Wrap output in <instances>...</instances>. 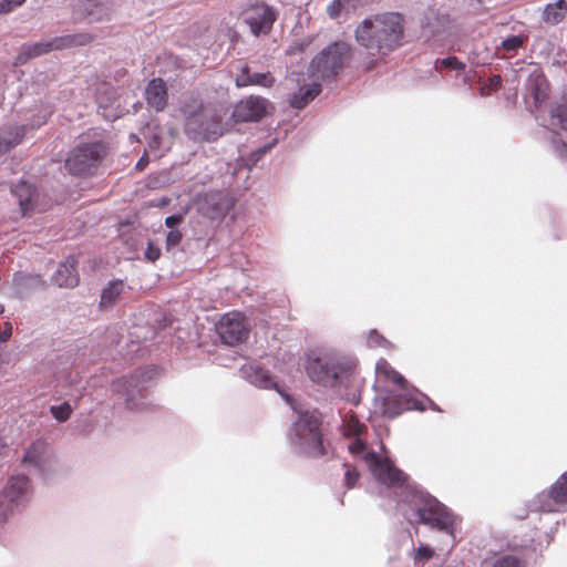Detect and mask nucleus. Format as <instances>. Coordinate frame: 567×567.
<instances>
[{"label": "nucleus", "mask_w": 567, "mask_h": 567, "mask_svg": "<svg viewBox=\"0 0 567 567\" xmlns=\"http://www.w3.org/2000/svg\"><path fill=\"white\" fill-rule=\"evenodd\" d=\"M386 486L401 489V501L410 508L408 519L411 523L422 524L440 533L445 547L454 548L456 534L461 530L462 524V518L457 514L420 486L411 484L404 473L401 484Z\"/></svg>", "instance_id": "nucleus-1"}, {"label": "nucleus", "mask_w": 567, "mask_h": 567, "mask_svg": "<svg viewBox=\"0 0 567 567\" xmlns=\"http://www.w3.org/2000/svg\"><path fill=\"white\" fill-rule=\"evenodd\" d=\"M357 43L367 51L364 69L370 71L377 61L399 49L403 43L404 18L398 12L374 14L361 21L354 31Z\"/></svg>", "instance_id": "nucleus-2"}, {"label": "nucleus", "mask_w": 567, "mask_h": 567, "mask_svg": "<svg viewBox=\"0 0 567 567\" xmlns=\"http://www.w3.org/2000/svg\"><path fill=\"white\" fill-rule=\"evenodd\" d=\"M375 370L379 377H383L398 385V389L380 391L375 395V412H380L385 417L394 419L404 411H424L426 404L433 411H441L429 396L414 388H409L404 377L395 371L386 360L380 359L375 364Z\"/></svg>", "instance_id": "nucleus-3"}, {"label": "nucleus", "mask_w": 567, "mask_h": 567, "mask_svg": "<svg viewBox=\"0 0 567 567\" xmlns=\"http://www.w3.org/2000/svg\"><path fill=\"white\" fill-rule=\"evenodd\" d=\"M342 427L344 436L352 439L348 444L349 453L355 460L362 461L379 483L382 485L402 483L403 472L395 467L388 457L379 456L375 451L368 446L362 437L367 431V425L357 415H347L343 419Z\"/></svg>", "instance_id": "nucleus-4"}, {"label": "nucleus", "mask_w": 567, "mask_h": 567, "mask_svg": "<svg viewBox=\"0 0 567 567\" xmlns=\"http://www.w3.org/2000/svg\"><path fill=\"white\" fill-rule=\"evenodd\" d=\"M355 368V360L338 353L323 352L307 362L306 370L310 380L324 388L343 385Z\"/></svg>", "instance_id": "nucleus-5"}, {"label": "nucleus", "mask_w": 567, "mask_h": 567, "mask_svg": "<svg viewBox=\"0 0 567 567\" xmlns=\"http://www.w3.org/2000/svg\"><path fill=\"white\" fill-rule=\"evenodd\" d=\"M321 422L316 412H298L289 429L288 437L292 451L307 457H320L327 454L322 440Z\"/></svg>", "instance_id": "nucleus-6"}, {"label": "nucleus", "mask_w": 567, "mask_h": 567, "mask_svg": "<svg viewBox=\"0 0 567 567\" xmlns=\"http://www.w3.org/2000/svg\"><path fill=\"white\" fill-rule=\"evenodd\" d=\"M156 373L153 367L136 369L132 374L114 380L111 390L123 400L127 410L143 411L150 405L147 392Z\"/></svg>", "instance_id": "nucleus-7"}, {"label": "nucleus", "mask_w": 567, "mask_h": 567, "mask_svg": "<svg viewBox=\"0 0 567 567\" xmlns=\"http://www.w3.org/2000/svg\"><path fill=\"white\" fill-rule=\"evenodd\" d=\"M351 56L350 44L337 41L326 47L318 53L309 65L311 76L321 80L334 79Z\"/></svg>", "instance_id": "nucleus-8"}, {"label": "nucleus", "mask_w": 567, "mask_h": 567, "mask_svg": "<svg viewBox=\"0 0 567 567\" xmlns=\"http://www.w3.org/2000/svg\"><path fill=\"white\" fill-rule=\"evenodd\" d=\"M543 126L547 132L546 138L554 153L560 157H567V99L563 97L554 102L548 115L543 120Z\"/></svg>", "instance_id": "nucleus-9"}, {"label": "nucleus", "mask_w": 567, "mask_h": 567, "mask_svg": "<svg viewBox=\"0 0 567 567\" xmlns=\"http://www.w3.org/2000/svg\"><path fill=\"white\" fill-rule=\"evenodd\" d=\"M105 153L106 146L101 141L80 143L65 158V168L74 176L90 175L101 163Z\"/></svg>", "instance_id": "nucleus-10"}, {"label": "nucleus", "mask_w": 567, "mask_h": 567, "mask_svg": "<svg viewBox=\"0 0 567 567\" xmlns=\"http://www.w3.org/2000/svg\"><path fill=\"white\" fill-rule=\"evenodd\" d=\"M89 33H74L59 35L51 39H42L33 43H24L21 45L17 55V63L24 64L30 59L41 56L54 50H63L71 47L85 45L91 41Z\"/></svg>", "instance_id": "nucleus-11"}, {"label": "nucleus", "mask_w": 567, "mask_h": 567, "mask_svg": "<svg viewBox=\"0 0 567 567\" xmlns=\"http://www.w3.org/2000/svg\"><path fill=\"white\" fill-rule=\"evenodd\" d=\"M185 120V133L194 141L213 142L224 134L221 118L217 113L187 112Z\"/></svg>", "instance_id": "nucleus-12"}, {"label": "nucleus", "mask_w": 567, "mask_h": 567, "mask_svg": "<svg viewBox=\"0 0 567 567\" xmlns=\"http://www.w3.org/2000/svg\"><path fill=\"white\" fill-rule=\"evenodd\" d=\"M53 111L51 106L41 105L37 113L32 114L30 118H28L27 124H12L6 123L0 126V156L10 152L12 148L18 146L27 132V128H39L43 124L47 123L49 117L52 115Z\"/></svg>", "instance_id": "nucleus-13"}, {"label": "nucleus", "mask_w": 567, "mask_h": 567, "mask_svg": "<svg viewBox=\"0 0 567 567\" xmlns=\"http://www.w3.org/2000/svg\"><path fill=\"white\" fill-rule=\"evenodd\" d=\"M30 481L22 474L9 478L0 494V525L7 520L9 512L24 506L30 498Z\"/></svg>", "instance_id": "nucleus-14"}, {"label": "nucleus", "mask_w": 567, "mask_h": 567, "mask_svg": "<svg viewBox=\"0 0 567 567\" xmlns=\"http://www.w3.org/2000/svg\"><path fill=\"white\" fill-rule=\"evenodd\" d=\"M277 17L278 11L265 2L249 6L241 14L243 21L255 37L268 34Z\"/></svg>", "instance_id": "nucleus-15"}, {"label": "nucleus", "mask_w": 567, "mask_h": 567, "mask_svg": "<svg viewBox=\"0 0 567 567\" xmlns=\"http://www.w3.org/2000/svg\"><path fill=\"white\" fill-rule=\"evenodd\" d=\"M216 332L226 346H236L248 338V328L240 312L224 315L216 324Z\"/></svg>", "instance_id": "nucleus-16"}, {"label": "nucleus", "mask_w": 567, "mask_h": 567, "mask_svg": "<svg viewBox=\"0 0 567 567\" xmlns=\"http://www.w3.org/2000/svg\"><path fill=\"white\" fill-rule=\"evenodd\" d=\"M23 465L34 475L47 478L52 468V460L45 442L38 440L25 451Z\"/></svg>", "instance_id": "nucleus-17"}, {"label": "nucleus", "mask_w": 567, "mask_h": 567, "mask_svg": "<svg viewBox=\"0 0 567 567\" xmlns=\"http://www.w3.org/2000/svg\"><path fill=\"white\" fill-rule=\"evenodd\" d=\"M421 35L426 41H441L450 27L446 13L434 7H429L420 19Z\"/></svg>", "instance_id": "nucleus-18"}, {"label": "nucleus", "mask_w": 567, "mask_h": 567, "mask_svg": "<svg viewBox=\"0 0 567 567\" xmlns=\"http://www.w3.org/2000/svg\"><path fill=\"white\" fill-rule=\"evenodd\" d=\"M525 102L538 109L548 97V82L544 73L535 69L525 81Z\"/></svg>", "instance_id": "nucleus-19"}, {"label": "nucleus", "mask_w": 567, "mask_h": 567, "mask_svg": "<svg viewBox=\"0 0 567 567\" xmlns=\"http://www.w3.org/2000/svg\"><path fill=\"white\" fill-rule=\"evenodd\" d=\"M267 105L268 100L260 96H249L235 106L233 115L238 122H255L266 114Z\"/></svg>", "instance_id": "nucleus-20"}, {"label": "nucleus", "mask_w": 567, "mask_h": 567, "mask_svg": "<svg viewBox=\"0 0 567 567\" xmlns=\"http://www.w3.org/2000/svg\"><path fill=\"white\" fill-rule=\"evenodd\" d=\"M239 372L243 379L256 388L272 389L277 386L270 372L256 361L244 364Z\"/></svg>", "instance_id": "nucleus-21"}, {"label": "nucleus", "mask_w": 567, "mask_h": 567, "mask_svg": "<svg viewBox=\"0 0 567 567\" xmlns=\"http://www.w3.org/2000/svg\"><path fill=\"white\" fill-rule=\"evenodd\" d=\"M110 12L109 4L101 0H81L75 7V13L89 23L109 19Z\"/></svg>", "instance_id": "nucleus-22"}, {"label": "nucleus", "mask_w": 567, "mask_h": 567, "mask_svg": "<svg viewBox=\"0 0 567 567\" xmlns=\"http://www.w3.org/2000/svg\"><path fill=\"white\" fill-rule=\"evenodd\" d=\"M76 265L78 259L74 256H69L54 271L52 281L61 288H74L78 286L80 277Z\"/></svg>", "instance_id": "nucleus-23"}, {"label": "nucleus", "mask_w": 567, "mask_h": 567, "mask_svg": "<svg viewBox=\"0 0 567 567\" xmlns=\"http://www.w3.org/2000/svg\"><path fill=\"white\" fill-rule=\"evenodd\" d=\"M145 99L150 107L161 112L167 105L168 94L165 82L161 79H153L145 89Z\"/></svg>", "instance_id": "nucleus-24"}, {"label": "nucleus", "mask_w": 567, "mask_h": 567, "mask_svg": "<svg viewBox=\"0 0 567 567\" xmlns=\"http://www.w3.org/2000/svg\"><path fill=\"white\" fill-rule=\"evenodd\" d=\"M11 195L17 199L22 216H27L34 208L35 188L25 181L12 184Z\"/></svg>", "instance_id": "nucleus-25"}, {"label": "nucleus", "mask_w": 567, "mask_h": 567, "mask_svg": "<svg viewBox=\"0 0 567 567\" xmlns=\"http://www.w3.org/2000/svg\"><path fill=\"white\" fill-rule=\"evenodd\" d=\"M235 83L238 87L244 86H262L270 87L275 83V78L270 72H250L248 65H244L240 68V71L237 73Z\"/></svg>", "instance_id": "nucleus-26"}, {"label": "nucleus", "mask_w": 567, "mask_h": 567, "mask_svg": "<svg viewBox=\"0 0 567 567\" xmlns=\"http://www.w3.org/2000/svg\"><path fill=\"white\" fill-rule=\"evenodd\" d=\"M547 496L550 503L540 506L545 512L557 511L556 506L567 504V471L550 486Z\"/></svg>", "instance_id": "nucleus-27"}, {"label": "nucleus", "mask_w": 567, "mask_h": 567, "mask_svg": "<svg viewBox=\"0 0 567 567\" xmlns=\"http://www.w3.org/2000/svg\"><path fill=\"white\" fill-rule=\"evenodd\" d=\"M14 293L18 298H24L29 292L43 288L44 282L39 275L18 272L13 280Z\"/></svg>", "instance_id": "nucleus-28"}, {"label": "nucleus", "mask_w": 567, "mask_h": 567, "mask_svg": "<svg viewBox=\"0 0 567 567\" xmlns=\"http://www.w3.org/2000/svg\"><path fill=\"white\" fill-rule=\"evenodd\" d=\"M320 93L321 84L318 82L303 85L290 95L289 104L293 109L301 110L306 107L312 100H315Z\"/></svg>", "instance_id": "nucleus-29"}, {"label": "nucleus", "mask_w": 567, "mask_h": 567, "mask_svg": "<svg viewBox=\"0 0 567 567\" xmlns=\"http://www.w3.org/2000/svg\"><path fill=\"white\" fill-rule=\"evenodd\" d=\"M567 14L566 0H556L555 2L547 3L543 10V21L550 25L560 23Z\"/></svg>", "instance_id": "nucleus-30"}, {"label": "nucleus", "mask_w": 567, "mask_h": 567, "mask_svg": "<svg viewBox=\"0 0 567 567\" xmlns=\"http://www.w3.org/2000/svg\"><path fill=\"white\" fill-rule=\"evenodd\" d=\"M124 291V282L122 280H112L103 288L100 298L102 308L111 307Z\"/></svg>", "instance_id": "nucleus-31"}, {"label": "nucleus", "mask_w": 567, "mask_h": 567, "mask_svg": "<svg viewBox=\"0 0 567 567\" xmlns=\"http://www.w3.org/2000/svg\"><path fill=\"white\" fill-rule=\"evenodd\" d=\"M435 70L442 72L444 70H453L456 71L457 74L465 70V63L458 60L456 56H446L442 59H437L435 61Z\"/></svg>", "instance_id": "nucleus-32"}, {"label": "nucleus", "mask_w": 567, "mask_h": 567, "mask_svg": "<svg viewBox=\"0 0 567 567\" xmlns=\"http://www.w3.org/2000/svg\"><path fill=\"white\" fill-rule=\"evenodd\" d=\"M527 40L526 37L524 35H520V34H513V35H509L507 38H505L502 43H501V48L508 52V53H514L516 52L519 48L523 47V44L525 43V41Z\"/></svg>", "instance_id": "nucleus-33"}, {"label": "nucleus", "mask_w": 567, "mask_h": 567, "mask_svg": "<svg viewBox=\"0 0 567 567\" xmlns=\"http://www.w3.org/2000/svg\"><path fill=\"white\" fill-rule=\"evenodd\" d=\"M72 411L73 409L69 402H63L59 405H52L50 408L52 416L59 422L66 421L71 416Z\"/></svg>", "instance_id": "nucleus-34"}, {"label": "nucleus", "mask_w": 567, "mask_h": 567, "mask_svg": "<svg viewBox=\"0 0 567 567\" xmlns=\"http://www.w3.org/2000/svg\"><path fill=\"white\" fill-rule=\"evenodd\" d=\"M370 348H384L389 349L392 347L391 342L386 340L378 330L373 329L369 332L367 339Z\"/></svg>", "instance_id": "nucleus-35"}, {"label": "nucleus", "mask_w": 567, "mask_h": 567, "mask_svg": "<svg viewBox=\"0 0 567 567\" xmlns=\"http://www.w3.org/2000/svg\"><path fill=\"white\" fill-rule=\"evenodd\" d=\"M277 144V140L274 138L272 141H270L269 143L262 145L261 147L257 148L256 151H254L249 158H248V165L251 167V166H255L259 161L260 158L267 153L269 152L275 145Z\"/></svg>", "instance_id": "nucleus-36"}, {"label": "nucleus", "mask_w": 567, "mask_h": 567, "mask_svg": "<svg viewBox=\"0 0 567 567\" xmlns=\"http://www.w3.org/2000/svg\"><path fill=\"white\" fill-rule=\"evenodd\" d=\"M492 567H523L522 561L514 555H503L497 557Z\"/></svg>", "instance_id": "nucleus-37"}, {"label": "nucleus", "mask_w": 567, "mask_h": 567, "mask_svg": "<svg viewBox=\"0 0 567 567\" xmlns=\"http://www.w3.org/2000/svg\"><path fill=\"white\" fill-rule=\"evenodd\" d=\"M434 550L429 545H420L414 554V561L424 563L433 557Z\"/></svg>", "instance_id": "nucleus-38"}, {"label": "nucleus", "mask_w": 567, "mask_h": 567, "mask_svg": "<svg viewBox=\"0 0 567 567\" xmlns=\"http://www.w3.org/2000/svg\"><path fill=\"white\" fill-rule=\"evenodd\" d=\"M182 238H183V234L178 229L169 230L166 235L167 251H171L174 248H176L181 244Z\"/></svg>", "instance_id": "nucleus-39"}, {"label": "nucleus", "mask_w": 567, "mask_h": 567, "mask_svg": "<svg viewBox=\"0 0 567 567\" xmlns=\"http://www.w3.org/2000/svg\"><path fill=\"white\" fill-rule=\"evenodd\" d=\"M144 256L145 258L148 260V261H156L157 259H159L161 257V249L159 247H157L156 245H154V243L152 240H150L147 243V247L145 249V252H144Z\"/></svg>", "instance_id": "nucleus-40"}, {"label": "nucleus", "mask_w": 567, "mask_h": 567, "mask_svg": "<svg viewBox=\"0 0 567 567\" xmlns=\"http://www.w3.org/2000/svg\"><path fill=\"white\" fill-rule=\"evenodd\" d=\"M25 0H0V14L9 13L22 6Z\"/></svg>", "instance_id": "nucleus-41"}, {"label": "nucleus", "mask_w": 567, "mask_h": 567, "mask_svg": "<svg viewBox=\"0 0 567 567\" xmlns=\"http://www.w3.org/2000/svg\"><path fill=\"white\" fill-rule=\"evenodd\" d=\"M359 480V473L355 468H348L344 473V485L352 488Z\"/></svg>", "instance_id": "nucleus-42"}, {"label": "nucleus", "mask_w": 567, "mask_h": 567, "mask_svg": "<svg viewBox=\"0 0 567 567\" xmlns=\"http://www.w3.org/2000/svg\"><path fill=\"white\" fill-rule=\"evenodd\" d=\"M183 220V215L181 214H174L169 215L165 218V226L169 228L171 230L176 229V226H178Z\"/></svg>", "instance_id": "nucleus-43"}, {"label": "nucleus", "mask_w": 567, "mask_h": 567, "mask_svg": "<svg viewBox=\"0 0 567 567\" xmlns=\"http://www.w3.org/2000/svg\"><path fill=\"white\" fill-rule=\"evenodd\" d=\"M342 4L340 0H333L328 7H327V13L330 18L334 19L339 16L341 11Z\"/></svg>", "instance_id": "nucleus-44"}, {"label": "nucleus", "mask_w": 567, "mask_h": 567, "mask_svg": "<svg viewBox=\"0 0 567 567\" xmlns=\"http://www.w3.org/2000/svg\"><path fill=\"white\" fill-rule=\"evenodd\" d=\"M12 334V324L11 322L7 321L4 322V328L2 329L1 328V333H0V341L1 342H6Z\"/></svg>", "instance_id": "nucleus-45"}, {"label": "nucleus", "mask_w": 567, "mask_h": 567, "mask_svg": "<svg viewBox=\"0 0 567 567\" xmlns=\"http://www.w3.org/2000/svg\"><path fill=\"white\" fill-rule=\"evenodd\" d=\"M493 85L495 87L499 86L501 85V78L499 76H496L494 80H493Z\"/></svg>", "instance_id": "nucleus-46"}, {"label": "nucleus", "mask_w": 567, "mask_h": 567, "mask_svg": "<svg viewBox=\"0 0 567 567\" xmlns=\"http://www.w3.org/2000/svg\"><path fill=\"white\" fill-rule=\"evenodd\" d=\"M65 364L69 365V367L73 364L72 355H68L66 357Z\"/></svg>", "instance_id": "nucleus-47"}, {"label": "nucleus", "mask_w": 567, "mask_h": 567, "mask_svg": "<svg viewBox=\"0 0 567 567\" xmlns=\"http://www.w3.org/2000/svg\"><path fill=\"white\" fill-rule=\"evenodd\" d=\"M143 167H144L143 158H141V159L137 162V164H136V168H137V169H143Z\"/></svg>", "instance_id": "nucleus-48"}, {"label": "nucleus", "mask_w": 567, "mask_h": 567, "mask_svg": "<svg viewBox=\"0 0 567 567\" xmlns=\"http://www.w3.org/2000/svg\"><path fill=\"white\" fill-rule=\"evenodd\" d=\"M4 311L3 305L0 302V315Z\"/></svg>", "instance_id": "nucleus-49"}, {"label": "nucleus", "mask_w": 567, "mask_h": 567, "mask_svg": "<svg viewBox=\"0 0 567 567\" xmlns=\"http://www.w3.org/2000/svg\"><path fill=\"white\" fill-rule=\"evenodd\" d=\"M2 446H3V445H2V443L0 442V449H1Z\"/></svg>", "instance_id": "nucleus-50"}]
</instances>
